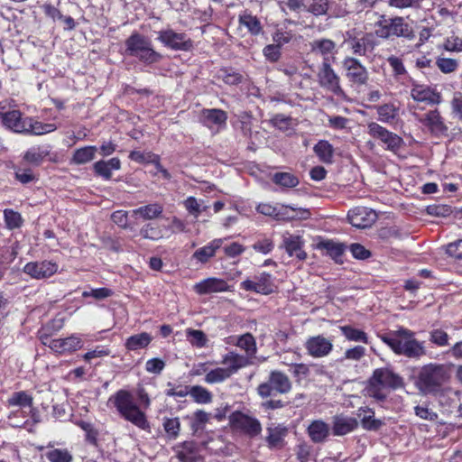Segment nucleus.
Segmentation results:
<instances>
[{
    "label": "nucleus",
    "mask_w": 462,
    "mask_h": 462,
    "mask_svg": "<svg viewBox=\"0 0 462 462\" xmlns=\"http://www.w3.org/2000/svg\"><path fill=\"white\" fill-rule=\"evenodd\" d=\"M377 336L395 355L415 360L427 355L424 342L417 340L415 332L404 327Z\"/></svg>",
    "instance_id": "obj_1"
},
{
    "label": "nucleus",
    "mask_w": 462,
    "mask_h": 462,
    "mask_svg": "<svg viewBox=\"0 0 462 462\" xmlns=\"http://www.w3.org/2000/svg\"><path fill=\"white\" fill-rule=\"evenodd\" d=\"M450 379V370L444 364L424 365L415 376V386L423 394L437 395Z\"/></svg>",
    "instance_id": "obj_2"
},
{
    "label": "nucleus",
    "mask_w": 462,
    "mask_h": 462,
    "mask_svg": "<svg viewBox=\"0 0 462 462\" xmlns=\"http://www.w3.org/2000/svg\"><path fill=\"white\" fill-rule=\"evenodd\" d=\"M108 404L112 403L119 415L137 428L151 431L150 422L145 413L140 410L134 402L132 393L125 389H120L111 395L108 399Z\"/></svg>",
    "instance_id": "obj_3"
},
{
    "label": "nucleus",
    "mask_w": 462,
    "mask_h": 462,
    "mask_svg": "<svg viewBox=\"0 0 462 462\" xmlns=\"http://www.w3.org/2000/svg\"><path fill=\"white\" fill-rule=\"evenodd\" d=\"M123 54L126 57L135 58L146 67L159 63L163 59L162 54L154 50L150 38L138 32H132L125 41Z\"/></svg>",
    "instance_id": "obj_4"
},
{
    "label": "nucleus",
    "mask_w": 462,
    "mask_h": 462,
    "mask_svg": "<svg viewBox=\"0 0 462 462\" xmlns=\"http://www.w3.org/2000/svg\"><path fill=\"white\" fill-rule=\"evenodd\" d=\"M404 387L403 378L394 373L392 368L386 366L374 370L372 375L367 380L365 390L369 397L378 402H383L386 401L387 395L382 392L381 388L397 390Z\"/></svg>",
    "instance_id": "obj_5"
},
{
    "label": "nucleus",
    "mask_w": 462,
    "mask_h": 462,
    "mask_svg": "<svg viewBox=\"0 0 462 462\" xmlns=\"http://www.w3.org/2000/svg\"><path fill=\"white\" fill-rule=\"evenodd\" d=\"M374 25L376 28L374 33L381 39L402 37L411 41L416 37L412 28L405 23L402 16L389 18L385 14H382Z\"/></svg>",
    "instance_id": "obj_6"
},
{
    "label": "nucleus",
    "mask_w": 462,
    "mask_h": 462,
    "mask_svg": "<svg viewBox=\"0 0 462 462\" xmlns=\"http://www.w3.org/2000/svg\"><path fill=\"white\" fill-rule=\"evenodd\" d=\"M291 390V383L286 374L279 370L270 372L265 382L257 387V393L263 399L285 394Z\"/></svg>",
    "instance_id": "obj_7"
},
{
    "label": "nucleus",
    "mask_w": 462,
    "mask_h": 462,
    "mask_svg": "<svg viewBox=\"0 0 462 462\" xmlns=\"http://www.w3.org/2000/svg\"><path fill=\"white\" fill-rule=\"evenodd\" d=\"M155 40L164 48L173 51H191L194 48L193 41L185 33L178 32L171 28L155 32Z\"/></svg>",
    "instance_id": "obj_8"
},
{
    "label": "nucleus",
    "mask_w": 462,
    "mask_h": 462,
    "mask_svg": "<svg viewBox=\"0 0 462 462\" xmlns=\"http://www.w3.org/2000/svg\"><path fill=\"white\" fill-rule=\"evenodd\" d=\"M319 86L341 99L347 100L346 95L340 86V78L331 67L330 60L325 58L318 72Z\"/></svg>",
    "instance_id": "obj_9"
},
{
    "label": "nucleus",
    "mask_w": 462,
    "mask_h": 462,
    "mask_svg": "<svg viewBox=\"0 0 462 462\" xmlns=\"http://www.w3.org/2000/svg\"><path fill=\"white\" fill-rule=\"evenodd\" d=\"M229 426L233 430L243 432L250 438H255L262 432V425L258 419L235 411L228 416Z\"/></svg>",
    "instance_id": "obj_10"
},
{
    "label": "nucleus",
    "mask_w": 462,
    "mask_h": 462,
    "mask_svg": "<svg viewBox=\"0 0 462 462\" xmlns=\"http://www.w3.org/2000/svg\"><path fill=\"white\" fill-rule=\"evenodd\" d=\"M416 119L432 137L439 139L448 137V127L438 108L429 110L424 115L416 116Z\"/></svg>",
    "instance_id": "obj_11"
},
{
    "label": "nucleus",
    "mask_w": 462,
    "mask_h": 462,
    "mask_svg": "<svg viewBox=\"0 0 462 462\" xmlns=\"http://www.w3.org/2000/svg\"><path fill=\"white\" fill-rule=\"evenodd\" d=\"M367 131L369 135L385 144V149L388 151L395 152L404 143L403 139L400 135L387 130L377 123H369L367 125Z\"/></svg>",
    "instance_id": "obj_12"
},
{
    "label": "nucleus",
    "mask_w": 462,
    "mask_h": 462,
    "mask_svg": "<svg viewBox=\"0 0 462 462\" xmlns=\"http://www.w3.org/2000/svg\"><path fill=\"white\" fill-rule=\"evenodd\" d=\"M240 288L261 295H270L276 290L274 278L267 272L254 276V281L246 279L240 283Z\"/></svg>",
    "instance_id": "obj_13"
},
{
    "label": "nucleus",
    "mask_w": 462,
    "mask_h": 462,
    "mask_svg": "<svg viewBox=\"0 0 462 462\" xmlns=\"http://www.w3.org/2000/svg\"><path fill=\"white\" fill-rule=\"evenodd\" d=\"M343 68L346 70V77L353 87L366 85L369 73L366 68L359 60L353 57H346L343 60Z\"/></svg>",
    "instance_id": "obj_14"
},
{
    "label": "nucleus",
    "mask_w": 462,
    "mask_h": 462,
    "mask_svg": "<svg viewBox=\"0 0 462 462\" xmlns=\"http://www.w3.org/2000/svg\"><path fill=\"white\" fill-rule=\"evenodd\" d=\"M58 268L55 262L43 260L27 263L23 266V272L32 279L43 280L55 274Z\"/></svg>",
    "instance_id": "obj_15"
},
{
    "label": "nucleus",
    "mask_w": 462,
    "mask_h": 462,
    "mask_svg": "<svg viewBox=\"0 0 462 462\" xmlns=\"http://www.w3.org/2000/svg\"><path fill=\"white\" fill-rule=\"evenodd\" d=\"M411 97L416 102H424L430 106L442 102L441 94L435 88L419 84L415 80L411 81Z\"/></svg>",
    "instance_id": "obj_16"
},
{
    "label": "nucleus",
    "mask_w": 462,
    "mask_h": 462,
    "mask_svg": "<svg viewBox=\"0 0 462 462\" xmlns=\"http://www.w3.org/2000/svg\"><path fill=\"white\" fill-rule=\"evenodd\" d=\"M304 346L307 353L314 358L327 356L333 350L332 341L326 338L323 335L310 337L306 340Z\"/></svg>",
    "instance_id": "obj_17"
},
{
    "label": "nucleus",
    "mask_w": 462,
    "mask_h": 462,
    "mask_svg": "<svg viewBox=\"0 0 462 462\" xmlns=\"http://www.w3.org/2000/svg\"><path fill=\"white\" fill-rule=\"evenodd\" d=\"M349 223L358 229L370 227L376 219V214L374 210L365 207H356L350 209L347 213Z\"/></svg>",
    "instance_id": "obj_18"
},
{
    "label": "nucleus",
    "mask_w": 462,
    "mask_h": 462,
    "mask_svg": "<svg viewBox=\"0 0 462 462\" xmlns=\"http://www.w3.org/2000/svg\"><path fill=\"white\" fill-rule=\"evenodd\" d=\"M194 291L199 295H207L214 292L232 291L233 287L222 278L208 277L196 283Z\"/></svg>",
    "instance_id": "obj_19"
},
{
    "label": "nucleus",
    "mask_w": 462,
    "mask_h": 462,
    "mask_svg": "<svg viewBox=\"0 0 462 462\" xmlns=\"http://www.w3.org/2000/svg\"><path fill=\"white\" fill-rule=\"evenodd\" d=\"M180 462H198L200 458L199 444L194 440H185L172 448Z\"/></svg>",
    "instance_id": "obj_20"
},
{
    "label": "nucleus",
    "mask_w": 462,
    "mask_h": 462,
    "mask_svg": "<svg viewBox=\"0 0 462 462\" xmlns=\"http://www.w3.org/2000/svg\"><path fill=\"white\" fill-rule=\"evenodd\" d=\"M346 42L350 44L353 53L358 56H365L366 52L372 51L376 46V42L372 33H365L361 38L351 35L346 32Z\"/></svg>",
    "instance_id": "obj_21"
},
{
    "label": "nucleus",
    "mask_w": 462,
    "mask_h": 462,
    "mask_svg": "<svg viewBox=\"0 0 462 462\" xmlns=\"http://www.w3.org/2000/svg\"><path fill=\"white\" fill-rule=\"evenodd\" d=\"M310 212L307 208L293 205L278 204L276 221L290 222L292 220H306L310 218Z\"/></svg>",
    "instance_id": "obj_22"
},
{
    "label": "nucleus",
    "mask_w": 462,
    "mask_h": 462,
    "mask_svg": "<svg viewBox=\"0 0 462 462\" xmlns=\"http://www.w3.org/2000/svg\"><path fill=\"white\" fill-rule=\"evenodd\" d=\"M304 240L301 236L287 234L283 236L282 247L289 256H295L298 260L303 261L307 258V254L303 250Z\"/></svg>",
    "instance_id": "obj_23"
},
{
    "label": "nucleus",
    "mask_w": 462,
    "mask_h": 462,
    "mask_svg": "<svg viewBox=\"0 0 462 462\" xmlns=\"http://www.w3.org/2000/svg\"><path fill=\"white\" fill-rule=\"evenodd\" d=\"M0 124L7 130L23 134L25 129V116L21 111L13 109L7 115H4Z\"/></svg>",
    "instance_id": "obj_24"
},
{
    "label": "nucleus",
    "mask_w": 462,
    "mask_h": 462,
    "mask_svg": "<svg viewBox=\"0 0 462 462\" xmlns=\"http://www.w3.org/2000/svg\"><path fill=\"white\" fill-rule=\"evenodd\" d=\"M267 436L265 437V441L267 443V447L273 449H281L285 445V437L288 433V430L282 424H278L275 427H268L266 429Z\"/></svg>",
    "instance_id": "obj_25"
},
{
    "label": "nucleus",
    "mask_w": 462,
    "mask_h": 462,
    "mask_svg": "<svg viewBox=\"0 0 462 462\" xmlns=\"http://www.w3.org/2000/svg\"><path fill=\"white\" fill-rule=\"evenodd\" d=\"M358 421L356 418L344 415H337L333 419L332 434L334 436H345L356 430Z\"/></svg>",
    "instance_id": "obj_26"
},
{
    "label": "nucleus",
    "mask_w": 462,
    "mask_h": 462,
    "mask_svg": "<svg viewBox=\"0 0 462 462\" xmlns=\"http://www.w3.org/2000/svg\"><path fill=\"white\" fill-rule=\"evenodd\" d=\"M121 168V161L118 157H113L107 161L99 160L93 164L95 175L101 177L105 180H110L112 171H118Z\"/></svg>",
    "instance_id": "obj_27"
},
{
    "label": "nucleus",
    "mask_w": 462,
    "mask_h": 462,
    "mask_svg": "<svg viewBox=\"0 0 462 462\" xmlns=\"http://www.w3.org/2000/svg\"><path fill=\"white\" fill-rule=\"evenodd\" d=\"M226 113L218 108L203 109L200 119L202 125L208 128L213 126H217L218 128L226 126Z\"/></svg>",
    "instance_id": "obj_28"
},
{
    "label": "nucleus",
    "mask_w": 462,
    "mask_h": 462,
    "mask_svg": "<svg viewBox=\"0 0 462 462\" xmlns=\"http://www.w3.org/2000/svg\"><path fill=\"white\" fill-rule=\"evenodd\" d=\"M83 340L79 334H72L68 337L57 338L54 346L57 347L55 353L59 355L73 353L83 347Z\"/></svg>",
    "instance_id": "obj_29"
},
{
    "label": "nucleus",
    "mask_w": 462,
    "mask_h": 462,
    "mask_svg": "<svg viewBox=\"0 0 462 462\" xmlns=\"http://www.w3.org/2000/svg\"><path fill=\"white\" fill-rule=\"evenodd\" d=\"M51 149V145L32 146L24 152L23 160L32 166L38 167L43 162L45 157L50 155Z\"/></svg>",
    "instance_id": "obj_30"
},
{
    "label": "nucleus",
    "mask_w": 462,
    "mask_h": 462,
    "mask_svg": "<svg viewBox=\"0 0 462 462\" xmlns=\"http://www.w3.org/2000/svg\"><path fill=\"white\" fill-rule=\"evenodd\" d=\"M25 135H42L52 133L57 129V125L53 123H42L32 117L25 116Z\"/></svg>",
    "instance_id": "obj_31"
},
{
    "label": "nucleus",
    "mask_w": 462,
    "mask_h": 462,
    "mask_svg": "<svg viewBox=\"0 0 462 462\" xmlns=\"http://www.w3.org/2000/svg\"><path fill=\"white\" fill-rule=\"evenodd\" d=\"M222 244L223 240L220 238L212 240L208 245L197 249L192 254V259L201 264L207 263L210 258L215 256L216 252L221 247Z\"/></svg>",
    "instance_id": "obj_32"
},
{
    "label": "nucleus",
    "mask_w": 462,
    "mask_h": 462,
    "mask_svg": "<svg viewBox=\"0 0 462 462\" xmlns=\"http://www.w3.org/2000/svg\"><path fill=\"white\" fill-rule=\"evenodd\" d=\"M238 23L247 29L251 36L256 37L263 34V27L261 21L256 15H253L248 11H245L238 15Z\"/></svg>",
    "instance_id": "obj_33"
},
{
    "label": "nucleus",
    "mask_w": 462,
    "mask_h": 462,
    "mask_svg": "<svg viewBox=\"0 0 462 462\" xmlns=\"http://www.w3.org/2000/svg\"><path fill=\"white\" fill-rule=\"evenodd\" d=\"M318 247L325 249L327 255L332 258L337 263H343V254L346 246L343 243L335 242L331 239H327L319 242Z\"/></svg>",
    "instance_id": "obj_34"
},
{
    "label": "nucleus",
    "mask_w": 462,
    "mask_h": 462,
    "mask_svg": "<svg viewBox=\"0 0 462 462\" xmlns=\"http://www.w3.org/2000/svg\"><path fill=\"white\" fill-rule=\"evenodd\" d=\"M307 432L312 442L322 443L329 435V427L325 421L315 420L309 425Z\"/></svg>",
    "instance_id": "obj_35"
},
{
    "label": "nucleus",
    "mask_w": 462,
    "mask_h": 462,
    "mask_svg": "<svg viewBox=\"0 0 462 462\" xmlns=\"http://www.w3.org/2000/svg\"><path fill=\"white\" fill-rule=\"evenodd\" d=\"M152 341V337L148 332H141L128 337L125 341L127 351H138L146 348Z\"/></svg>",
    "instance_id": "obj_36"
},
{
    "label": "nucleus",
    "mask_w": 462,
    "mask_h": 462,
    "mask_svg": "<svg viewBox=\"0 0 462 462\" xmlns=\"http://www.w3.org/2000/svg\"><path fill=\"white\" fill-rule=\"evenodd\" d=\"M97 147L95 145H87L76 149L69 160L71 165H82L86 164L96 157Z\"/></svg>",
    "instance_id": "obj_37"
},
{
    "label": "nucleus",
    "mask_w": 462,
    "mask_h": 462,
    "mask_svg": "<svg viewBox=\"0 0 462 462\" xmlns=\"http://www.w3.org/2000/svg\"><path fill=\"white\" fill-rule=\"evenodd\" d=\"M33 398L26 391L14 392L6 400L7 407H18L20 409L32 408Z\"/></svg>",
    "instance_id": "obj_38"
},
{
    "label": "nucleus",
    "mask_w": 462,
    "mask_h": 462,
    "mask_svg": "<svg viewBox=\"0 0 462 462\" xmlns=\"http://www.w3.org/2000/svg\"><path fill=\"white\" fill-rule=\"evenodd\" d=\"M217 78L229 86H238L244 80V76L233 67H222L217 70Z\"/></svg>",
    "instance_id": "obj_39"
},
{
    "label": "nucleus",
    "mask_w": 462,
    "mask_h": 462,
    "mask_svg": "<svg viewBox=\"0 0 462 462\" xmlns=\"http://www.w3.org/2000/svg\"><path fill=\"white\" fill-rule=\"evenodd\" d=\"M222 363L226 365V370L230 371V374L237 372L240 368L246 366L249 362L248 358L233 351L224 356Z\"/></svg>",
    "instance_id": "obj_40"
},
{
    "label": "nucleus",
    "mask_w": 462,
    "mask_h": 462,
    "mask_svg": "<svg viewBox=\"0 0 462 462\" xmlns=\"http://www.w3.org/2000/svg\"><path fill=\"white\" fill-rule=\"evenodd\" d=\"M163 211V208L159 203H151L139 207L133 210V215L141 217L143 220H152L159 217Z\"/></svg>",
    "instance_id": "obj_41"
},
{
    "label": "nucleus",
    "mask_w": 462,
    "mask_h": 462,
    "mask_svg": "<svg viewBox=\"0 0 462 462\" xmlns=\"http://www.w3.org/2000/svg\"><path fill=\"white\" fill-rule=\"evenodd\" d=\"M271 180L282 189L295 188L300 183L299 178L296 175L283 171L273 173L271 177Z\"/></svg>",
    "instance_id": "obj_42"
},
{
    "label": "nucleus",
    "mask_w": 462,
    "mask_h": 462,
    "mask_svg": "<svg viewBox=\"0 0 462 462\" xmlns=\"http://www.w3.org/2000/svg\"><path fill=\"white\" fill-rule=\"evenodd\" d=\"M310 50L314 53H318L325 58L329 59V54H334L336 43L330 39H318L310 43Z\"/></svg>",
    "instance_id": "obj_43"
},
{
    "label": "nucleus",
    "mask_w": 462,
    "mask_h": 462,
    "mask_svg": "<svg viewBox=\"0 0 462 462\" xmlns=\"http://www.w3.org/2000/svg\"><path fill=\"white\" fill-rule=\"evenodd\" d=\"M339 328L342 335L347 340L370 344L369 337L364 330L356 328L350 325L341 326Z\"/></svg>",
    "instance_id": "obj_44"
},
{
    "label": "nucleus",
    "mask_w": 462,
    "mask_h": 462,
    "mask_svg": "<svg viewBox=\"0 0 462 462\" xmlns=\"http://www.w3.org/2000/svg\"><path fill=\"white\" fill-rule=\"evenodd\" d=\"M314 152L319 161L325 163H331L333 159V146L327 140H320L314 145Z\"/></svg>",
    "instance_id": "obj_45"
},
{
    "label": "nucleus",
    "mask_w": 462,
    "mask_h": 462,
    "mask_svg": "<svg viewBox=\"0 0 462 462\" xmlns=\"http://www.w3.org/2000/svg\"><path fill=\"white\" fill-rule=\"evenodd\" d=\"M378 120L382 123H391L398 116V108L393 103L374 106Z\"/></svg>",
    "instance_id": "obj_46"
},
{
    "label": "nucleus",
    "mask_w": 462,
    "mask_h": 462,
    "mask_svg": "<svg viewBox=\"0 0 462 462\" xmlns=\"http://www.w3.org/2000/svg\"><path fill=\"white\" fill-rule=\"evenodd\" d=\"M3 214L5 227L8 230L18 229L23 225V218L18 211L13 208H5Z\"/></svg>",
    "instance_id": "obj_47"
},
{
    "label": "nucleus",
    "mask_w": 462,
    "mask_h": 462,
    "mask_svg": "<svg viewBox=\"0 0 462 462\" xmlns=\"http://www.w3.org/2000/svg\"><path fill=\"white\" fill-rule=\"evenodd\" d=\"M162 427L168 439L174 440L180 436V421L178 417H164L162 419Z\"/></svg>",
    "instance_id": "obj_48"
},
{
    "label": "nucleus",
    "mask_w": 462,
    "mask_h": 462,
    "mask_svg": "<svg viewBox=\"0 0 462 462\" xmlns=\"http://www.w3.org/2000/svg\"><path fill=\"white\" fill-rule=\"evenodd\" d=\"M189 395L194 402L199 404H208L212 402V393L208 389L200 385H193L189 388Z\"/></svg>",
    "instance_id": "obj_49"
},
{
    "label": "nucleus",
    "mask_w": 462,
    "mask_h": 462,
    "mask_svg": "<svg viewBox=\"0 0 462 462\" xmlns=\"http://www.w3.org/2000/svg\"><path fill=\"white\" fill-rule=\"evenodd\" d=\"M49 462H72L73 457L66 448H53L45 453Z\"/></svg>",
    "instance_id": "obj_50"
},
{
    "label": "nucleus",
    "mask_w": 462,
    "mask_h": 462,
    "mask_svg": "<svg viewBox=\"0 0 462 462\" xmlns=\"http://www.w3.org/2000/svg\"><path fill=\"white\" fill-rule=\"evenodd\" d=\"M231 376L230 371L226 368L217 367L210 370L205 376V382L207 383H222Z\"/></svg>",
    "instance_id": "obj_51"
},
{
    "label": "nucleus",
    "mask_w": 462,
    "mask_h": 462,
    "mask_svg": "<svg viewBox=\"0 0 462 462\" xmlns=\"http://www.w3.org/2000/svg\"><path fill=\"white\" fill-rule=\"evenodd\" d=\"M236 346L244 349L247 355L253 356L256 353V342L251 333H245L237 338Z\"/></svg>",
    "instance_id": "obj_52"
},
{
    "label": "nucleus",
    "mask_w": 462,
    "mask_h": 462,
    "mask_svg": "<svg viewBox=\"0 0 462 462\" xmlns=\"http://www.w3.org/2000/svg\"><path fill=\"white\" fill-rule=\"evenodd\" d=\"M426 213L432 217H446L453 213L452 207L446 204H432L426 207Z\"/></svg>",
    "instance_id": "obj_53"
},
{
    "label": "nucleus",
    "mask_w": 462,
    "mask_h": 462,
    "mask_svg": "<svg viewBox=\"0 0 462 462\" xmlns=\"http://www.w3.org/2000/svg\"><path fill=\"white\" fill-rule=\"evenodd\" d=\"M14 179L23 185L38 180L32 169H22L19 167L14 168Z\"/></svg>",
    "instance_id": "obj_54"
},
{
    "label": "nucleus",
    "mask_w": 462,
    "mask_h": 462,
    "mask_svg": "<svg viewBox=\"0 0 462 462\" xmlns=\"http://www.w3.org/2000/svg\"><path fill=\"white\" fill-rule=\"evenodd\" d=\"M187 337L192 346L203 347L207 345L208 338L202 330L189 328L187 330Z\"/></svg>",
    "instance_id": "obj_55"
},
{
    "label": "nucleus",
    "mask_w": 462,
    "mask_h": 462,
    "mask_svg": "<svg viewBox=\"0 0 462 462\" xmlns=\"http://www.w3.org/2000/svg\"><path fill=\"white\" fill-rule=\"evenodd\" d=\"M140 235L143 238L149 240H159L162 237V230L153 224L144 225L140 230Z\"/></svg>",
    "instance_id": "obj_56"
},
{
    "label": "nucleus",
    "mask_w": 462,
    "mask_h": 462,
    "mask_svg": "<svg viewBox=\"0 0 462 462\" xmlns=\"http://www.w3.org/2000/svg\"><path fill=\"white\" fill-rule=\"evenodd\" d=\"M436 65L442 73L448 74L457 69L458 62L455 59L439 57L436 60Z\"/></svg>",
    "instance_id": "obj_57"
},
{
    "label": "nucleus",
    "mask_w": 462,
    "mask_h": 462,
    "mask_svg": "<svg viewBox=\"0 0 462 462\" xmlns=\"http://www.w3.org/2000/svg\"><path fill=\"white\" fill-rule=\"evenodd\" d=\"M152 157L151 164H152L155 168L154 171H150V174L153 177L157 176L159 173L162 175V179L165 180H170L171 179V174L169 172L167 169H165L161 163V157L159 154H154Z\"/></svg>",
    "instance_id": "obj_58"
},
{
    "label": "nucleus",
    "mask_w": 462,
    "mask_h": 462,
    "mask_svg": "<svg viewBox=\"0 0 462 462\" xmlns=\"http://www.w3.org/2000/svg\"><path fill=\"white\" fill-rule=\"evenodd\" d=\"M429 339L432 344L438 346H446L449 344V336L448 335L447 332L439 328L432 329L430 332Z\"/></svg>",
    "instance_id": "obj_59"
},
{
    "label": "nucleus",
    "mask_w": 462,
    "mask_h": 462,
    "mask_svg": "<svg viewBox=\"0 0 462 462\" xmlns=\"http://www.w3.org/2000/svg\"><path fill=\"white\" fill-rule=\"evenodd\" d=\"M114 294L113 290L106 287H100L91 289L90 291H84L82 292L83 298L92 297L97 300H104L108 297H111Z\"/></svg>",
    "instance_id": "obj_60"
},
{
    "label": "nucleus",
    "mask_w": 462,
    "mask_h": 462,
    "mask_svg": "<svg viewBox=\"0 0 462 462\" xmlns=\"http://www.w3.org/2000/svg\"><path fill=\"white\" fill-rule=\"evenodd\" d=\"M383 425V422L381 420L374 418V414H372V413H370L368 415H365L361 419V426L365 430L376 431Z\"/></svg>",
    "instance_id": "obj_61"
},
{
    "label": "nucleus",
    "mask_w": 462,
    "mask_h": 462,
    "mask_svg": "<svg viewBox=\"0 0 462 462\" xmlns=\"http://www.w3.org/2000/svg\"><path fill=\"white\" fill-rule=\"evenodd\" d=\"M165 362L160 357H152L145 363L146 372L153 374H161L165 368Z\"/></svg>",
    "instance_id": "obj_62"
},
{
    "label": "nucleus",
    "mask_w": 462,
    "mask_h": 462,
    "mask_svg": "<svg viewBox=\"0 0 462 462\" xmlns=\"http://www.w3.org/2000/svg\"><path fill=\"white\" fill-rule=\"evenodd\" d=\"M349 250L352 256L357 260H366L372 255L371 252L359 243L351 244Z\"/></svg>",
    "instance_id": "obj_63"
},
{
    "label": "nucleus",
    "mask_w": 462,
    "mask_h": 462,
    "mask_svg": "<svg viewBox=\"0 0 462 462\" xmlns=\"http://www.w3.org/2000/svg\"><path fill=\"white\" fill-rule=\"evenodd\" d=\"M446 254L455 260L462 261V239L447 245Z\"/></svg>",
    "instance_id": "obj_64"
}]
</instances>
